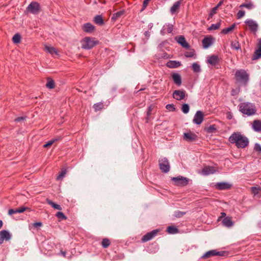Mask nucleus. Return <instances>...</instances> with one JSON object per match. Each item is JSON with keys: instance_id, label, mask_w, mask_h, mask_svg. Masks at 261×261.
Here are the masks:
<instances>
[{"instance_id": "obj_1", "label": "nucleus", "mask_w": 261, "mask_h": 261, "mask_svg": "<svg viewBox=\"0 0 261 261\" xmlns=\"http://www.w3.org/2000/svg\"><path fill=\"white\" fill-rule=\"evenodd\" d=\"M229 142L235 143L238 148H245L249 143L248 138L239 133H234L229 137Z\"/></svg>"}, {"instance_id": "obj_2", "label": "nucleus", "mask_w": 261, "mask_h": 261, "mask_svg": "<svg viewBox=\"0 0 261 261\" xmlns=\"http://www.w3.org/2000/svg\"><path fill=\"white\" fill-rule=\"evenodd\" d=\"M240 111L244 114L248 116L254 115L256 109L254 104L250 102H242L239 105Z\"/></svg>"}, {"instance_id": "obj_3", "label": "nucleus", "mask_w": 261, "mask_h": 261, "mask_svg": "<svg viewBox=\"0 0 261 261\" xmlns=\"http://www.w3.org/2000/svg\"><path fill=\"white\" fill-rule=\"evenodd\" d=\"M82 48L85 49H90L98 43L94 38L90 37H85L81 41Z\"/></svg>"}, {"instance_id": "obj_4", "label": "nucleus", "mask_w": 261, "mask_h": 261, "mask_svg": "<svg viewBox=\"0 0 261 261\" xmlns=\"http://www.w3.org/2000/svg\"><path fill=\"white\" fill-rule=\"evenodd\" d=\"M235 76L237 81L244 85H246L249 81V74L243 69L237 70Z\"/></svg>"}, {"instance_id": "obj_5", "label": "nucleus", "mask_w": 261, "mask_h": 261, "mask_svg": "<svg viewBox=\"0 0 261 261\" xmlns=\"http://www.w3.org/2000/svg\"><path fill=\"white\" fill-rule=\"evenodd\" d=\"M159 166L160 169L163 173H167L170 171V166L169 162L166 157L159 159Z\"/></svg>"}, {"instance_id": "obj_6", "label": "nucleus", "mask_w": 261, "mask_h": 261, "mask_svg": "<svg viewBox=\"0 0 261 261\" xmlns=\"http://www.w3.org/2000/svg\"><path fill=\"white\" fill-rule=\"evenodd\" d=\"M171 179L174 182L175 186L181 187L187 186L190 181V179L182 176L173 177Z\"/></svg>"}, {"instance_id": "obj_7", "label": "nucleus", "mask_w": 261, "mask_h": 261, "mask_svg": "<svg viewBox=\"0 0 261 261\" xmlns=\"http://www.w3.org/2000/svg\"><path fill=\"white\" fill-rule=\"evenodd\" d=\"M40 9V4L36 2H31L27 8V10L33 14H38Z\"/></svg>"}, {"instance_id": "obj_8", "label": "nucleus", "mask_w": 261, "mask_h": 261, "mask_svg": "<svg viewBox=\"0 0 261 261\" xmlns=\"http://www.w3.org/2000/svg\"><path fill=\"white\" fill-rule=\"evenodd\" d=\"M217 171V170L213 166H204L202 170L199 172L201 175L207 176L210 174H213Z\"/></svg>"}, {"instance_id": "obj_9", "label": "nucleus", "mask_w": 261, "mask_h": 261, "mask_svg": "<svg viewBox=\"0 0 261 261\" xmlns=\"http://www.w3.org/2000/svg\"><path fill=\"white\" fill-rule=\"evenodd\" d=\"M186 94V91L184 89L176 90L173 92L172 96L177 100H181L185 98Z\"/></svg>"}, {"instance_id": "obj_10", "label": "nucleus", "mask_w": 261, "mask_h": 261, "mask_svg": "<svg viewBox=\"0 0 261 261\" xmlns=\"http://www.w3.org/2000/svg\"><path fill=\"white\" fill-rule=\"evenodd\" d=\"M224 251H217L216 250H211L205 253L202 256L203 258H210L214 256H223L224 254Z\"/></svg>"}, {"instance_id": "obj_11", "label": "nucleus", "mask_w": 261, "mask_h": 261, "mask_svg": "<svg viewBox=\"0 0 261 261\" xmlns=\"http://www.w3.org/2000/svg\"><path fill=\"white\" fill-rule=\"evenodd\" d=\"M159 232V229H154L153 230L143 236L142 238V241L143 242H147L151 239H152L154 237H155L157 233Z\"/></svg>"}, {"instance_id": "obj_12", "label": "nucleus", "mask_w": 261, "mask_h": 261, "mask_svg": "<svg viewBox=\"0 0 261 261\" xmlns=\"http://www.w3.org/2000/svg\"><path fill=\"white\" fill-rule=\"evenodd\" d=\"M245 22L248 26L250 31L255 34L258 28L257 22L252 19H247Z\"/></svg>"}, {"instance_id": "obj_13", "label": "nucleus", "mask_w": 261, "mask_h": 261, "mask_svg": "<svg viewBox=\"0 0 261 261\" xmlns=\"http://www.w3.org/2000/svg\"><path fill=\"white\" fill-rule=\"evenodd\" d=\"M203 119H204V115L201 111L199 110V111H197L196 112V113H195V114L194 116L193 122L194 123H195L197 125H199L202 123Z\"/></svg>"}, {"instance_id": "obj_14", "label": "nucleus", "mask_w": 261, "mask_h": 261, "mask_svg": "<svg viewBox=\"0 0 261 261\" xmlns=\"http://www.w3.org/2000/svg\"><path fill=\"white\" fill-rule=\"evenodd\" d=\"M184 140L188 142H191L197 140V136L192 132L185 133L183 135Z\"/></svg>"}, {"instance_id": "obj_15", "label": "nucleus", "mask_w": 261, "mask_h": 261, "mask_svg": "<svg viewBox=\"0 0 261 261\" xmlns=\"http://www.w3.org/2000/svg\"><path fill=\"white\" fill-rule=\"evenodd\" d=\"M175 40L182 47L185 48H188L190 47L189 44L186 41L183 36H178L175 37Z\"/></svg>"}, {"instance_id": "obj_16", "label": "nucleus", "mask_w": 261, "mask_h": 261, "mask_svg": "<svg viewBox=\"0 0 261 261\" xmlns=\"http://www.w3.org/2000/svg\"><path fill=\"white\" fill-rule=\"evenodd\" d=\"M261 58V38L259 39L257 43V49L255 50L253 57V60H256Z\"/></svg>"}, {"instance_id": "obj_17", "label": "nucleus", "mask_w": 261, "mask_h": 261, "mask_svg": "<svg viewBox=\"0 0 261 261\" xmlns=\"http://www.w3.org/2000/svg\"><path fill=\"white\" fill-rule=\"evenodd\" d=\"M173 25L172 24L166 23L163 25L160 33L162 35H164L166 32L171 33L173 30Z\"/></svg>"}, {"instance_id": "obj_18", "label": "nucleus", "mask_w": 261, "mask_h": 261, "mask_svg": "<svg viewBox=\"0 0 261 261\" xmlns=\"http://www.w3.org/2000/svg\"><path fill=\"white\" fill-rule=\"evenodd\" d=\"M213 43V38L212 37H205L202 41V46L204 48H207Z\"/></svg>"}, {"instance_id": "obj_19", "label": "nucleus", "mask_w": 261, "mask_h": 261, "mask_svg": "<svg viewBox=\"0 0 261 261\" xmlns=\"http://www.w3.org/2000/svg\"><path fill=\"white\" fill-rule=\"evenodd\" d=\"M171 76L175 84L177 86H180L181 85V77L179 74L173 73Z\"/></svg>"}, {"instance_id": "obj_20", "label": "nucleus", "mask_w": 261, "mask_h": 261, "mask_svg": "<svg viewBox=\"0 0 261 261\" xmlns=\"http://www.w3.org/2000/svg\"><path fill=\"white\" fill-rule=\"evenodd\" d=\"M166 65L170 68H177L181 65V62L177 61L170 60L167 62Z\"/></svg>"}, {"instance_id": "obj_21", "label": "nucleus", "mask_w": 261, "mask_h": 261, "mask_svg": "<svg viewBox=\"0 0 261 261\" xmlns=\"http://www.w3.org/2000/svg\"><path fill=\"white\" fill-rule=\"evenodd\" d=\"M83 30L87 33H92L95 30V27L90 23H86L83 26Z\"/></svg>"}, {"instance_id": "obj_22", "label": "nucleus", "mask_w": 261, "mask_h": 261, "mask_svg": "<svg viewBox=\"0 0 261 261\" xmlns=\"http://www.w3.org/2000/svg\"><path fill=\"white\" fill-rule=\"evenodd\" d=\"M252 128L254 131L257 132H261V121L255 120L252 123Z\"/></svg>"}, {"instance_id": "obj_23", "label": "nucleus", "mask_w": 261, "mask_h": 261, "mask_svg": "<svg viewBox=\"0 0 261 261\" xmlns=\"http://www.w3.org/2000/svg\"><path fill=\"white\" fill-rule=\"evenodd\" d=\"M0 236L5 241H9L11 238L10 232L6 230H3L0 231Z\"/></svg>"}, {"instance_id": "obj_24", "label": "nucleus", "mask_w": 261, "mask_h": 261, "mask_svg": "<svg viewBox=\"0 0 261 261\" xmlns=\"http://www.w3.org/2000/svg\"><path fill=\"white\" fill-rule=\"evenodd\" d=\"M221 216L218 218V221H220L221 219H222L223 217H224L222 220V224L224 226L228 227V217H225L226 214L224 212L221 213Z\"/></svg>"}, {"instance_id": "obj_25", "label": "nucleus", "mask_w": 261, "mask_h": 261, "mask_svg": "<svg viewBox=\"0 0 261 261\" xmlns=\"http://www.w3.org/2000/svg\"><path fill=\"white\" fill-rule=\"evenodd\" d=\"M207 62L212 65H216L218 62V57L215 55H212L208 58Z\"/></svg>"}, {"instance_id": "obj_26", "label": "nucleus", "mask_w": 261, "mask_h": 261, "mask_svg": "<svg viewBox=\"0 0 261 261\" xmlns=\"http://www.w3.org/2000/svg\"><path fill=\"white\" fill-rule=\"evenodd\" d=\"M216 188L218 190H226L228 189V182H217L215 185Z\"/></svg>"}, {"instance_id": "obj_27", "label": "nucleus", "mask_w": 261, "mask_h": 261, "mask_svg": "<svg viewBox=\"0 0 261 261\" xmlns=\"http://www.w3.org/2000/svg\"><path fill=\"white\" fill-rule=\"evenodd\" d=\"M182 1V0H179L173 4V6L170 8V12L171 14H174L177 11V10L179 8Z\"/></svg>"}, {"instance_id": "obj_28", "label": "nucleus", "mask_w": 261, "mask_h": 261, "mask_svg": "<svg viewBox=\"0 0 261 261\" xmlns=\"http://www.w3.org/2000/svg\"><path fill=\"white\" fill-rule=\"evenodd\" d=\"M124 10H121L114 13L111 17L112 21H116L118 18H120L124 13Z\"/></svg>"}, {"instance_id": "obj_29", "label": "nucleus", "mask_w": 261, "mask_h": 261, "mask_svg": "<svg viewBox=\"0 0 261 261\" xmlns=\"http://www.w3.org/2000/svg\"><path fill=\"white\" fill-rule=\"evenodd\" d=\"M46 202L49 205L51 206L54 208H55L56 210H62V207H61V205L54 203V202L51 201L50 199L47 198V199H46Z\"/></svg>"}, {"instance_id": "obj_30", "label": "nucleus", "mask_w": 261, "mask_h": 261, "mask_svg": "<svg viewBox=\"0 0 261 261\" xmlns=\"http://www.w3.org/2000/svg\"><path fill=\"white\" fill-rule=\"evenodd\" d=\"M55 86L54 81L51 78H47L46 87L49 89H52L55 88Z\"/></svg>"}, {"instance_id": "obj_31", "label": "nucleus", "mask_w": 261, "mask_h": 261, "mask_svg": "<svg viewBox=\"0 0 261 261\" xmlns=\"http://www.w3.org/2000/svg\"><path fill=\"white\" fill-rule=\"evenodd\" d=\"M94 21L95 23L99 25H103L104 23L102 16L99 15L95 16Z\"/></svg>"}, {"instance_id": "obj_32", "label": "nucleus", "mask_w": 261, "mask_h": 261, "mask_svg": "<svg viewBox=\"0 0 261 261\" xmlns=\"http://www.w3.org/2000/svg\"><path fill=\"white\" fill-rule=\"evenodd\" d=\"M167 231L169 234H175L178 232V229L174 226H169L167 228Z\"/></svg>"}, {"instance_id": "obj_33", "label": "nucleus", "mask_w": 261, "mask_h": 261, "mask_svg": "<svg viewBox=\"0 0 261 261\" xmlns=\"http://www.w3.org/2000/svg\"><path fill=\"white\" fill-rule=\"evenodd\" d=\"M231 47L232 49H234L236 50H241L240 44H239V41L237 40H235L234 41L231 42Z\"/></svg>"}, {"instance_id": "obj_34", "label": "nucleus", "mask_w": 261, "mask_h": 261, "mask_svg": "<svg viewBox=\"0 0 261 261\" xmlns=\"http://www.w3.org/2000/svg\"><path fill=\"white\" fill-rule=\"evenodd\" d=\"M192 70L194 72H200L201 71V68L200 65L196 62L194 63L192 65Z\"/></svg>"}, {"instance_id": "obj_35", "label": "nucleus", "mask_w": 261, "mask_h": 261, "mask_svg": "<svg viewBox=\"0 0 261 261\" xmlns=\"http://www.w3.org/2000/svg\"><path fill=\"white\" fill-rule=\"evenodd\" d=\"M104 107L103 103L102 102H97L93 105V108L94 109L95 111H99L103 109Z\"/></svg>"}, {"instance_id": "obj_36", "label": "nucleus", "mask_w": 261, "mask_h": 261, "mask_svg": "<svg viewBox=\"0 0 261 261\" xmlns=\"http://www.w3.org/2000/svg\"><path fill=\"white\" fill-rule=\"evenodd\" d=\"M20 35L18 33H17L13 36L12 41L14 43H18L20 42Z\"/></svg>"}, {"instance_id": "obj_37", "label": "nucleus", "mask_w": 261, "mask_h": 261, "mask_svg": "<svg viewBox=\"0 0 261 261\" xmlns=\"http://www.w3.org/2000/svg\"><path fill=\"white\" fill-rule=\"evenodd\" d=\"M45 48L47 51L51 55L57 54L56 49L53 47L46 46Z\"/></svg>"}, {"instance_id": "obj_38", "label": "nucleus", "mask_w": 261, "mask_h": 261, "mask_svg": "<svg viewBox=\"0 0 261 261\" xmlns=\"http://www.w3.org/2000/svg\"><path fill=\"white\" fill-rule=\"evenodd\" d=\"M189 110L190 108L188 104L184 103L182 105L181 110L184 113L187 114L189 112Z\"/></svg>"}, {"instance_id": "obj_39", "label": "nucleus", "mask_w": 261, "mask_h": 261, "mask_svg": "<svg viewBox=\"0 0 261 261\" xmlns=\"http://www.w3.org/2000/svg\"><path fill=\"white\" fill-rule=\"evenodd\" d=\"M110 244V241L108 239H103L101 242V245L104 248H107Z\"/></svg>"}, {"instance_id": "obj_40", "label": "nucleus", "mask_w": 261, "mask_h": 261, "mask_svg": "<svg viewBox=\"0 0 261 261\" xmlns=\"http://www.w3.org/2000/svg\"><path fill=\"white\" fill-rule=\"evenodd\" d=\"M56 217L61 220H66L67 217L62 212H58L56 214Z\"/></svg>"}, {"instance_id": "obj_41", "label": "nucleus", "mask_w": 261, "mask_h": 261, "mask_svg": "<svg viewBox=\"0 0 261 261\" xmlns=\"http://www.w3.org/2000/svg\"><path fill=\"white\" fill-rule=\"evenodd\" d=\"M206 131L208 133H213L216 132V128L215 125H210L206 128Z\"/></svg>"}, {"instance_id": "obj_42", "label": "nucleus", "mask_w": 261, "mask_h": 261, "mask_svg": "<svg viewBox=\"0 0 261 261\" xmlns=\"http://www.w3.org/2000/svg\"><path fill=\"white\" fill-rule=\"evenodd\" d=\"M195 55V51L193 49H191L189 51H186L185 53V56L187 58H192Z\"/></svg>"}, {"instance_id": "obj_43", "label": "nucleus", "mask_w": 261, "mask_h": 261, "mask_svg": "<svg viewBox=\"0 0 261 261\" xmlns=\"http://www.w3.org/2000/svg\"><path fill=\"white\" fill-rule=\"evenodd\" d=\"M251 190L252 193L256 195L260 191V188L259 187H253L251 188Z\"/></svg>"}, {"instance_id": "obj_44", "label": "nucleus", "mask_w": 261, "mask_h": 261, "mask_svg": "<svg viewBox=\"0 0 261 261\" xmlns=\"http://www.w3.org/2000/svg\"><path fill=\"white\" fill-rule=\"evenodd\" d=\"M220 26V24L219 23H217L215 24H212L208 28V30L212 31V30H216L219 28Z\"/></svg>"}, {"instance_id": "obj_45", "label": "nucleus", "mask_w": 261, "mask_h": 261, "mask_svg": "<svg viewBox=\"0 0 261 261\" xmlns=\"http://www.w3.org/2000/svg\"><path fill=\"white\" fill-rule=\"evenodd\" d=\"M58 139H55L47 142L45 144L43 145V147L45 148H47L50 146H51L56 141L58 140Z\"/></svg>"}, {"instance_id": "obj_46", "label": "nucleus", "mask_w": 261, "mask_h": 261, "mask_svg": "<svg viewBox=\"0 0 261 261\" xmlns=\"http://www.w3.org/2000/svg\"><path fill=\"white\" fill-rule=\"evenodd\" d=\"M217 9H218V8H217V7H216V6L212 9V10L211 11L210 13L209 14L208 19H210L211 18H212L213 16V15L215 14L216 13V11H217Z\"/></svg>"}, {"instance_id": "obj_47", "label": "nucleus", "mask_w": 261, "mask_h": 261, "mask_svg": "<svg viewBox=\"0 0 261 261\" xmlns=\"http://www.w3.org/2000/svg\"><path fill=\"white\" fill-rule=\"evenodd\" d=\"M240 7H245L248 9H252L253 8L254 6L252 3L248 4H243L240 6Z\"/></svg>"}, {"instance_id": "obj_48", "label": "nucleus", "mask_w": 261, "mask_h": 261, "mask_svg": "<svg viewBox=\"0 0 261 261\" xmlns=\"http://www.w3.org/2000/svg\"><path fill=\"white\" fill-rule=\"evenodd\" d=\"M185 212L177 211L175 212L174 216L176 218H180L183 216L184 215H185Z\"/></svg>"}, {"instance_id": "obj_49", "label": "nucleus", "mask_w": 261, "mask_h": 261, "mask_svg": "<svg viewBox=\"0 0 261 261\" xmlns=\"http://www.w3.org/2000/svg\"><path fill=\"white\" fill-rule=\"evenodd\" d=\"M240 89L239 87H237L236 89H232L231 91V94L232 96L237 95L240 92Z\"/></svg>"}, {"instance_id": "obj_50", "label": "nucleus", "mask_w": 261, "mask_h": 261, "mask_svg": "<svg viewBox=\"0 0 261 261\" xmlns=\"http://www.w3.org/2000/svg\"><path fill=\"white\" fill-rule=\"evenodd\" d=\"M166 108L168 110L170 111H174L175 110V108L174 107V105L173 104H168L166 106Z\"/></svg>"}, {"instance_id": "obj_51", "label": "nucleus", "mask_w": 261, "mask_h": 261, "mask_svg": "<svg viewBox=\"0 0 261 261\" xmlns=\"http://www.w3.org/2000/svg\"><path fill=\"white\" fill-rule=\"evenodd\" d=\"M17 210V212L18 213H22L23 212H24L26 210H29L30 211V208L28 207H24V206H21L18 208H16Z\"/></svg>"}, {"instance_id": "obj_52", "label": "nucleus", "mask_w": 261, "mask_h": 261, "mask_svg": "<svg viewBox=\"0 0 261 261\" xmlns=\"http://www.w3.org/2000/svg\"><path fill=\"white\" fill-rule=\"evenodd\" d=\"M152 110V108L151 106H150L148 107L147 111V117L146 118L147 122H148L149 117L150 115L151 114Z\"/></svg>"}, {"instance_id": "obj_53", "label": "nucleus", "mask_w": 261, "mask_h": 261, "mask_svg": "<svg viewBox=\"0 0 261 261\" xmlns=\"http://www.w3.org/2000/svg\"><path fill=\"white\" fill-rule=\"evenodd\" d=\"M66 173V170H63L61 171V172L60 173L59 175L57 176V179H60L61 178H62L65 175V174Z\"/></svg>"}, {"instance_id": "obj_54", "label": "nucleus", "mask_w": 261, "mask_h": 261, "mask_svg": "<svg viewBox=\"0 0 261 261\" xmlns=\"http://www.w3.org/2000/svg\"><path fill=\"white\" fill-rule=\"evenodd\" d=\"M149 2V1L148 0H144L143 1V5H142V8L141 10V12L144 11L145 9V8L147 7Z\"/></svg>"}, {"instance_id": "obj_55", "label": "nucleus", "mask_w": 261, "mask_h": 261, "mask_svg": "<svg viewBox=\"0 0 261 261\" xmlns=\"http://www.w3.org/2000/svg\"><path fill=\"white\" fill-rule=\"evenodd\" d=\"M25 119H26V117L21 116V117H19L15 118L14 121L16 122H19L20 121H24L25 120Z\"/></svg>"}, {"instance_id": "obj_56", "label": "nucleus", "mask_w": 261, "mask_h": 261, "mask_svg": "<svg viewBox=\"0 0 261 261\" xmlns=\"http://www.w3.org/2000/svg\"><path fill=\"white\" fill-rule=\"evenodd\" d=\"M245 15V12L242 10H240L237 13V17L238 18H241Z\"/></svg>"}, {"instance_id": "obj_57", "label": "nucleus", "mask_w": 261, "mask_h": 261, "mask_svg": "<svg viewBox=\"0 0 261 261\" xmlns=\"http://www.w3.org/2000/svg\"><path fill=\"white\" fill-rule=\"evenodd\" d=\"M254 149L258 152H261V146L258 143H256L254 146Z\"/></svg>"}, {"instance_id": "obj_58", "label": "nucleus", "mask_w": 261, "mask_h": 261, "mask_svg": "<svg viewBox=\"0 0 261 261\" xmlns=\"http://www.w3.org/2000/svg\"><path fill=\"white\" fill-rule=\"evenodd\" d=\"M42 225V223L40 222H35L34 223H33L32 225L34 227H35V228H37V227H41Z\"/></svg>"}, {"instance_id": "obj_59", "label": "nucleus", "mask_w": 261, "mask_h": 261, "mask_svg": "<svg viewBox=\"0 0 261 261\" xmlns=\"http://www.w3.org/2000/svg\"><path fill=\"white\" fill-rule=\"evenodd\" d=\"M18 213L17 209H10L8 211V214L9 215H12L14 214Z\"/></svg>"}, {"instance_id": "obj_60", "label": "nucleus", "mask_w": 261, "mask_h": 261, "mask_svg": "<svg viewBox=\"0 0 261 261\" xmlns=\"http://www.w3.org/2000/svg\"><path fill=\"white\" fill-rule=\"evenodd\" d=\"M221 33L223 34H227L228 33V27L225 28L221 31Z\"/></svg>"}, {"instance_id": "obj_61", "label": "nucleus", "mask_w": 261, "mask_h": 261, "mask_svg": "<svg viewBox=\"0 0 261 261\" xmlns=\"http://www.w3.org/2000/svg\"><path fill=\"white\" fill-rule=\"evenodd\" d=\"M145 37L148 39L150 37V33L149 31H145L144 33Z\"/></svg>"}, {"instance_id": "obj_62", "label": "nucleus", "mask_w": 261, "mask_h": 261, "mask_svg": "<svg viewBox=\"0 0 261 261\" xmlns=\"http://www.w3.org/2000/svg\"><path fill=\"white\" fill-rule=\"evenodd\" d=\"M235 25H236V24L234 23V24H232L231 26H229V32L231 31L232 30H233V29L235 27Z\"/></svg>"}, {"instance_id": "obj_63", "label": "nucleus", "mask_w": 261, "mask_h": 261, "mask_svg": "<svg viewBox=\"0 0 261 261\" xmlns=\"http://www.w3.org/2000/svg\"><path fill=\"white\" fill-rule=\"evenodd\" d=\"M223 3V0H221L216 7H217V8H218L219 6H220L222 5V4Z\"/></svg>"}, {"instance_id": "obj_64", "label": "nucleus", "mask_w": 261, "mask_h": 261, "mask_svg": "<svg viewBox=\"0 0 261 261\" xmlns=\"http://www.w3.org/2000/svg\"><path fill=\"white\" fill-rule=\"evenodd\" d=\"M4 239H3L1 236H0V244H2L4 241Z\"/></svg>"}]
</instances>
